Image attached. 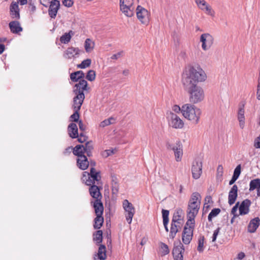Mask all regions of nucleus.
I'll use <instances>...</instances> for the list:
<instances>
[{
  "label": "nucleus",
  "instance_id": "f257e3e1",
  "mask_svg": "<svg viewBox=\"0 0 260 260\" xmlns=\"http://www.w3.org/2000/svg\"><path fill=\"white\" fill-rule=\"evenodd\" d=\"M206 78V74L200 66L189 65L185 68L182 74V82L184 89L189 94L190 103L197 104L204 100V90L197 83L205 81Z\"/></svg>",
  "mask_w": 260,
  "mask_h": 260
},
{
  "label": "nucleus",
  "instance_id": "f03ea898",
  "mask_svg": "<svg viewBox=\"0 0 260 260\" xmlns=\"http://www.w3.org/2000/svg\"><path fill=\"white\" fill-rule=\"evenodd\" d=\"M201 203V196L198 192H193L188 204L187 213V222L195 224L194 218L197 215Z\"/></svg>",
  "mask_w": 260,
  "mask_h": 260
},
{
  "label": "nucleus",
  "instance_id": "7ed1b4c3",
  "mask_svg": "<svg viewBox=\"0 0 260 260\" xmlns=\"http://www.w3.org/2000/svg\"><path fill=\"white\" fill-rule=\"evenodd\" d=\"M181 113L186 119L197 124L201 114V110L191 104H185L181 107Z\"/></svg>",
  "mask_w": 260,
  "mask_h": 260
},
{
  "label": "nucleus",
  "instance_id": "20e7f679",
  "mask_svg": "<svg viewBox=\"0 0 260 260\" xmlns=\"http://www.w3.org/2000/svg\"><path fill=\"white\" fill-rule=\"evenodd\" d=\"M99 172H96L94 168H90V173L84 172L83 174L82 180L85 182L87 185L94 184L95 181H99L101 179Z\"/></svg>",
  "mask_w": 260,
  "mask_h": 260
},
{
  "label": "nucleus",
  "instance_id": "39448f33",
  "mask_svg": "<svg viewBox=\"0 0 260 260\" xmlns=\"http://www.w3.org/2000/svg\"><path fill=\"white\" fill-rule=\"evenodd\" d=\"M195 224L190 222H186L182 233V240L185 245L189 244L193 237V232Z\"/></svg>",
  "mask_w": 260,
  "mask_h": 260
},
{
  "label": "nucleus",
  "instance_id": "423d86ee",
  "mask_svg": "<svg viewBox=\"0 0 260 260\" xmlns=\"http://www.w3.org/2000/svg\"><path fill=\"white\" fill-rule=\"evenodd\" d=\"M120 8L121 11L126 16L132 17L135 13L134 0H120Z\"/></svg>",
  "mask_w": 260,
  "mask_h": 260
},
{
  "label": "nucleus",
  "instance_id": "0eeeda50",
  "mask_svg": "<svg viewBox=\"0 0 260 260\" xmlns=\"http://www.w3.org/2000/svg\"><path fill=\"white\" fill-rule=\"evenodd\" d=\"M166 146L168 150L173 151L177 161L181 160L183 156V149L182 145L180 141L177 142L175 144H172L169 141H167Z\"/></svg>",
  "mask_w": 260,
  "mask_h": 260
},
{
  "label": "nucleus",
  "instance_id": "6e6552de",
  "mask_svg": "<svg viewBox=\"0 0 260 260\" xmlns=\"http://www.w3.org/2000/svg\"><path fill=\"white\" fill-rule=\"evenodd\" d=\"M123 208L125 211V216L127 222L131 224L135 213V209L133 204L127 200H124L122 204Z\"/></svg>",
  "mask_w": 260,
  "mask_h": 260
},
{
  "label": "nucleus",
  "instance_id": "1a4fd4ad",
  "mask_svg": "<svg viewBox=\"0 0 260 260\" xmlns=\"http://www.w3.org/2000/svg\"><path fill=\"white\" fill-rule=\"evenodd\" d=\"M200 42L202 43V48L206 51L213 45L214 38L210 34L205 33L201 36Z\"/></svg>",
  "mask_w": 260,
  "mask_h": 260
},
{
  "label": "nucleus",
  "instance_id": "9d476101",
  "mask_svg": "<svg viewBox=\"0 0 260 260\" xmlns=\"http://www.w3.org/2000/svg\"><path fill=\"white\" fill-rule=\"evenodd\" d=\"M191 172L194 179H198L200 177L202 173V162L200 159H196L192 162Z\"/></svg>",
  "mask_w": 260,
  "mask_h": 260
},
{
  "label": "nucleus",
  "instance_id": "9b49d317",
  "mask_svg": "<svg viewBox=\"0 0 260 260\" xmlns=\"http://www.w3.org/2000/svg\"><path fill=\"white\" fill-rule=\"evenodd\" d=\"M169 124L175 128H182L184 123L180 118L176 114L170 113L169 117Z\"/></svg>",
  "mask_w": 260,
  "mask_h": 260
},
{
  "label": "nucleus",
  "instance_id": "f8f14e48",
  "mask_svg": "<svg viewBox=\"0 0 260 260\" xmlns=\"http://www.w3.org/2000/svg\"><path fill=\"white\" fill-rule=\"evenodd\" d=\"M136 11L138 19L143 24H147L149 21L148 11L140 6L137 7Z\"/></svg>",
  "mask_w": 260,
  "mask_h": 260
},
{
  "label": "nucleus",
  "instance_id": "ddd939ff",
  "mask_svg": "<svg viewBox=\"0 0 260 260\" xmlns=\"http://www.w3.org/2000/svg\"><path fill=\"white\" fill-rule=\"evenodd\" d=\"M184 250V246L181 242L178 245H175L172 252L174 260H183V254Z\"/></svg>",
  "mask_w": 260,
  "mask_h": 260
},
{
  "label": "nucleus",
  "instance_id": "4468645a",
  "mask_svg": "<svg viewBox=\"0 0 260 260\" xmlns=\"http://www.w3.org/2000/svg\"><path fill=\"white\" fill-rule=\"evenodd\" d=\"M76 95L73 98V108L74 110H80L85 99L84 93H75Z\"/></svg>",
  "mask_w": 260,
  "mask_h": 260
},
{
  "label": "nucleus",
  "instance_id": "2eb2a0df",
  "mask_svg": "<svg viewBox=\"0 0 260 260\" xmlns=\"http://www.w3.org/2000/svg\"><path fill=\"white\" fill-rule=\"evenodd\" d=\"M48 10V13L50 17L55 18L57 11L60 7V2L57 0H53L51 1Z\"/></svg>",
  "mask_w": 260,
  "mask_h": 260
},
{
  "label": "nucleus",
  "instance_id": "dca6fc26",
  "mask_svg": "<svg viewBox=\"0 0 260 260\" xmlns=\"http://www.w3.org/2000/svg\"><path fill=\"white\" fill-rule=\"evenodd\" d=\"M251 204V202L249 199L243 201L239 207V214L241 215L247 214L249 212V207Z\"/></svg>",
  "mask_w": 260,
  "mask_h": 260
},
{
  "label": "nucleus",
  "instance_id": "f3484780",
  "mask_svg": "<svg viewBox=\"0 0 260 260\" xmlns=\"http://www.w3.org/2000/svg\"><path fill=\"white\" fill-rule=\"evenodd\" d=\"M87 90V82L84 79L79 80V83L75 84L74 87V93H84V90Z\"/></svg>",
  "mask_w": 260,
  "mask_h": 260
},
{
  "label": "nucleus",
  "instance_id": "a211bd4d",
  "mask_svg": "<svg viewBox=\"0 0 260 260\" xmlns=\"http://www.w3.org/2000/svg\"><path fill=\"white\" fill-rule=\"evenodd\" d=\"M91 204L94 208L95 213L96 216L103 215L104 212V207L101 200H94V201H91Z\"/></svg>",
  "mask_w": 260,
  "mask_h": 260
},
{
  "label": "nucleus",
  "instance_id": "6ab92c4d",
  "mask_svg": "<svg viewBox=\"0 0 260 260\" xmlns=\"http://www.w3.org/2000/svg\"><path fill=\"white\" fill-rule=\"evenodd\" d=\"M10 14L12 19H19L20 18L18 3L13 2L10 7Z\"/></svg>",
  "mask_w": 260,
  "mask_h": 260
},
{
  "label": "nucleus",
  "instance_id": "aec40b11",
  "mask_svg": "<svg viewBox=\"0 0 260 260\" xmlns=\"http://www.w3.org/2000/svg\"><path fill=\"white\" fill-rule=\"evenodd\" d=\"M80 50L78 48L71 47L68 48L63 53V57L67 59L75 57L79 54Z\"/></svg>",
  "mask_w": 260,
  "mask_h": 260
},
{
  "label": "nucleus",
  "instance_id": "412c9836",
  "mask_svg": "<svg viewBox=\"0 0 260 260\" xmlns=\"http://www.w3.org/2000/svg\"><path fill=\"white\" fill-rule=\"evenodd\" d=\"M238 196V186L234 185L230 192L228 196V203L230 205L235 203Z\"/></svg>",
  "mask_w": 260,
  "mask_h": 260
},
{
  "label": "nucleus",
  "instance_id": "4be33fe9",
  "mask_svg": "<svg viewBox=\"0 0 260 260\" xmlns=\"http://www.w3.org/2000/svg\"><path fill=\"white\" fill-rule=\"evenodd\" d=\"M89 188L90 196L95 200H101L102 196L99 187L94 184H91Z\"/></svg>",
  "mask_w": 260,
  "mask_h": 260
},
{
  "label": "nucleus",
  "instance_id": "5701e85b",
  "mask_svg": "<svg viewBox=\"0 0 260 260\" xmlns=\"http://www.w3.org/2000/svg\"><path fill=\"white\" fill-rule=\"evenodd\" d=\"M244 113V105L242 104L240 105L238 112V119L239 122V126L242 129H243L245 126Z\"/></svg>",
  "mask_w": 260,
  "mask_h": 260
},
{
  "label": "nucleus",
  "instance_id": "b1692460",
  "mask_svg": "<svg viewBox=\"0 0 260 260\" xmlns=\"http://www.w3.org/2000/svg\"><path fill=\"white\" fill-rule=\"evenodd\" d=\"M198 7L205 11L206 13L212 15V9L210 6H209L205 0H195Z\"/></svg>",
  "mask_w": 260,
  "mask_h": 260
},
{
  "label": "nucleus",
  "instance_id": "393cba45",
  "mask_svg": "<svg viewBox=\"0 0 260 260\" xmlns=\"http://www.w3.org/2000/svg\"><path fill=\"white\" fill-rule=\"evenodd\" d=\"M77 166L81 170H86L89 166V161L86 156H82L77 159Z\"/></svg>",
  "mask_w": 260,
  "mask_h": 260
},
{
  "label": "nucleus",
  "instance_id": "a878e982",
  "mask_svg": "<svg viewBox=\"0 0 260 260\" xmlns=\"http://www.w3.org/2000/svg\"><path fill=\"white\" fill-rule=\"evenodd\" d=\"M68 132L69 135L72 138H76L78 137V128L76 123H70L68 127Z\"/></svg>",
  "mask_w": 260,
  "mask_h": 260
},
{
  "label": "nucleus",
  "instance_id": "bb28decb",
  "mask_svg": "<svg viewBox=\"0 0 260 260\" xmlns=\"http://www.w3.org/2000/svg\"><path fill=\"white\" fill-rule=\"evenodd\" d=\"M182 210L180 209L176 210L174 213L171 222L181 224L182 222Z\"/></svg>",
  "mask_w": 260,
  "mask_h": 260
},
{
  "label": "nucleus",
  "instance_id": "cd10ccee",
  "mask_svg": "<svg viewBox=\"0 0 260 260\" xmlns=\"http://www.w3.org/2000/svg\"><path fill=\"white\" fill-rule=\"evenodd\" d=\"M259 221L260 220L258 217L252 219L248 226V231L251 233L255 232L259 225Z\"/></svg>",
  "mask_w": 260,
  "mask_h": 260
},
{
  "label": "nucleus",
  "instance_id": "c85d7f7f",
  "mask_svg": "<svg viewBox=\"0 0 260 260\" xmlns=\"http://www.w3.org/2000/svg\"><path fill=\"white\" fill-rule=\"evenodd\" d=\"M9 27L11 31L13 34H17L22 31L20 23L17 21H13L9 23Z\"/></svg>",
  "mask_w": 260,
  "mask_h": 260
},
{
  "label": "nucleus",
  "instance_id": "c756f323",
  "mask_svg": "<svg viewBox=\"0 0 260 260\" xmlns=\"http://www.w3.org/2000/svg\"><path fill=\"white\" fill-rule=\"evenodd\" d=\"M84 73L82 71H78L72 73L70 75V78L73 82H77L79 80L83 79Z\"/></svg>",
  "mask_w": 260,
  "mask_h": 260
},
{
  "label": "nucleus",
  "instance_id": "7c9ffc66",
  "mask_svg": "<svg viewBox=\"0 0 260 260\" xmlns=\"http://www.w3.org/2000/svg\"><path fill=\"white\" fill-rule=\"evenodd\" d=\"M83 150L84 153H86L89 157L92 156V151L93 149V145L91 142H87L84 145H83Z\"/></svg>",
  "mask_w": 260,
  "mask_h": 260
},
{
  "label": "nucleus",
  "instance_id": "2f4dec72",
  "mask_svg": "<svg viewBox=\"0 0 260 260\" xmlns=\"http://www.w3.org/2000/svg\"><path fill=\"white\" fill-rule=\"evenodd\" d=\"M180 227V224L171 222L170 232L169 234V237L173 239L177 232H178V228Z\"/></svg>",
  "mask_w": 260,
  "mask_h": 260
},
{
  "label": "nucleus",
  "instance_id": "473e14b6",
  "mask_svg": "<svg viewBox=\"0 0 260 260\" xmlns=\"http://www.w3.org/2000/svg\"><path fill=\"white\" fill-rule=\"evenodd\" d=\"M74 35V32L72 30H70L69 32L65 33L60 37V41L63 44L68 43Z\"/></svg>",
  "mask_w": 260,
  "mask_h": 260
},
{
  "label": "nucleus",
  "instance_id": "72a5a7b5",
  "mask_svg": "<svg viewBox=\"0 0 260 260\" xmlns=\"http://www.w3.org/2000/svg\"><path fill=\"white\" fill-rule=\"evenodd\" d=\"M241 173V166L239 165L236 167L235 168L234 174L233 175V177L231 179V180L229 182L230 185H232L235 183V182L237 180V179L238 178L240 174Z\"/></svg>",
  "mask_w": 260,
  "mask_h": 260
},
{
  "label": "nucleus",
  "instance_id": "f704fd0d",
  "mask_svg": "<svg viewBox=\"0 0 260 260\" xmlns=\"http://www.w3.org/2000/svg\"><path fill=\"white\" fill-rule=\"evenodd\" d=\"M83 145H78L73 148V154L77 156L78 157H81L82 156H85L84 155V150L82 149Z\"/></svg>",
  "mask_w": 260,
  "mask_h": 260
},
{
  "label": "nucleus",
  "instance_id": "c9c22d12",
  "mask_svg": "<svg viewBox=\"0 0 260 260\" xmlns=\"http://www.w3.org/2000/svg\"><path fill=\"white\" fill-rule=\"evenodd\" d=\"M106 246L104 245H101L99 248L98 256L99 259L104 260L106 258Z\"/></svg>",
  "mask_w": 260,
  "mask_h": 260
},
{
  "label": "nucleus",
  "instance_id": "e433bc0d",
  "mask_svg": "<svg viewBox=\"0 0 260 260\" xmlns=\"http://www.w3.org/2000/svg\"><path fill=\"white\" fill-rule=\"evenodd\" d=\"M260 185V179L256 178L251 180L249 183V191H251L255 189H258V187Z\"/></svg>",
  "mask_w": 260,
  "mask_h": 260
},
{
  "label": "nucleus",
  "instance_id": "4c0bfd02",
  "mask_svg": "<svg viewBox=\"0 0 260 260\" xmlns=\"http://www.w3.org/2000/svg\"><path fill=\"white\" fill-rule=\"evenodd\" d=\"M94 228L95 229H100L101 227L103 225L104 222V218L103 217V215L96 216V217L95 218L94 220Z\"/></svg>",
  "mask_w": 260,
  "mask_h": 260
},
{
  "label": "nucleus",
  "instance_id": "58836bf2",
  "mask_svg": "<svg viewBox=\"0 0 260 260\" xmlns=\"http://www.w3.org/2000/svg\"><path fill=\"white\" fill-rule=\"evenodd\" d=\"M198 245L197 250L199 252H202L204 249L205 238L202 235L199 236L198 238Z\"/></svg>",
  "mask_w": 260,
  "mask_h": 260
},
{
  "label": "nucleus",
  "instance_id": "ea45409f",
  "mask_svg": "<svg viewBox=\"0 0 260 260\" xmlns=\"http://www.w3.org/2000/svg\"><path fill=\"white\" fill-rule=\"evenodd\" d=\"M94 42L90 39H87L85 41L84 47L87 52H90L94 47Z\"/></svg>",
  "mask_w": 260,
  "mask_h": 260
},
{
  "label": "nucleus",
  "instance_id": "a19ab883",
  "mask_svg": "<svg viewBox=\"0 0 260 260\" xmlns=\"http://www.w3.org/2000/svg\"><path fill=\"white\" fill-rule=\"evenodd\" d=\"M103 232L101 230L97 231L93 234V240L96 242V244H100L102 242Z\"/></svg>",
  "mask_w": 260,
  "mask_h": 260
},
{
  "label": "nucleus",
  "instance_id": "79ce46f5",
  "mask_svg": "<svg viewBox=\"0 0 260 260\" xmlns=\"http://www.w3.org/2000/svg\"><path fill=\"white\" fill-rule=\"evenodd\" d=\"M220 211L221 210L219 208H214L212 209L208 217L209 221H212V218L217 216Z\"/></svg>",
  "mask_w": 260,
  "mask_h": 260
},
{
  "label": "nucleus",
  "instance_id": "37998d69",
  "mask_svg": "<svg viewBox=\"0 0 260 260\" xmlns=\"http://www.w3.org/2000/svg\"><path fill=\"white\" fill-rule=\"evenodd\" d=\"M91 60L90 59H86L83 60L80 64L77 65V68L80 69H85L89 67L91 64Z\"/></svg>",
  "mask_w": 260,
  "mask_h": 260
},
{
  "label": "nucleus",
  "instance_id": "c03bdc74",
  "mask_svg": "<svg viewBox=\"0 0 260 260\" xmlns=\"http://www.w3.org/2000/svg\"><path fill=\"white\" fill-rule=\"evenodd\" d=\"M115 119L113 117H110L102 121L100 124V126L104 127L114 123Z\"/></svg>",
  "mask_w": 260,
  "mask_h": 260
},
{
  "label": "nucleus",
  "instance_id": "a18cd8bd",
  "mask_svg": "<svg viewBox=\"0 0 260 260\" xmlns=\"http://www.w3.org/2000/svg\"><path fill=\"white\" fill-rule=\"evenodd\" d=\"M95 78V72L92 70H89L86 76V79L89 81H93Z\"/></svg>",
  "mask_w": 260,
  "mask_h": 260
},
{
  "label": "nucleus",
  "instance_id": "49530a36",
  "mask_svg": "<svg viewBox=\"0 0 260 260\" xmlns=\"http://www.w3.org/2000/svg\"><path fill=\"white\" fill-rule=\"evenodd\" d=\"M160 248L161 249V253L163 255H165L169 253L170 250L168 245L164 243H160Z\"/></svg>",
  "mask_w": 260,
  "mask_h": 260
},
{
  "label": "nucleus",
  "instance_id": "de8ad7c7",
  "mask_svg": "<svg viewBox=\"0 0 260 260\" xmlns=\"http://www.w3.org/2000/svg\"><path fill=\"white\" fill-rule=\"evenodd\" d=\"M74 113L70 116L71 121L78 122L79 118V111L74 110Z\"/></svg>",
  "mask_w": 260,
  "mask_h": 260
},
{
  "label": "nucleus",
  "instance_id": "09e8293b",
  "mask_svg": "<svg viewBox=\"0 0 260 260\" xmlns=\"http://www.w3.org/2000/svg\"><path fill=\"white\" fill-rule=\"evenodd\" d=\"M169 211L167 210H162V215L163 218V222H169Z\"/></svg>",
  "mask_w": 260,
  "mask_h": 260
},
{
  "label": "nucleus",
  "instance_id": "8fccbe9b",
  "mask_svg": "<svg viewBox=\"0 0 260 260\" xmlns=\"http://www.w3.org/2000/svg\"><path fill=\"white\" fill-rule=\"evenodd\" d=\"M239 205V202H237L236 205L233 207L231 211V214L234 215V217L238 216V214H237V211L238 209Z\"/></svg>",
  "mask_w": 260,
  "mask_h": 260
},
{
  "label": "nucleus",
  "instance_id": "3c124183",
  "mask_svg": "<svg viewBox=\"0 0 260 260\" xmlns=\"http://www.w3.org/2000/svg\"><path fill=\"white\" fill-rule=\"evenodd\" d=\"M77 138H78V141L81 143L85 142L87 139L86 136H85L83 133H81L79 135H78V137Z\"/></svg>",
  "mask_w": 260,
  "mask_h": 260
},
{
  "label": "nucleus",
  "instance_id": "603ef678",
  "mask_svg": "<svg viewBox=\"0 0 260 260\" xmlns=\"http://www.w3.org/2000/svg\"><path fill=\"white\" fill-rule=\"evenodd\" d=\"M253 146L255 148H260V134L255 139Z\"/></svg>",
  "mask_w": 260,
  "mask_h": 260
},
{
  "label": "nucleus",
  "instance_id": "864d4df0",
  "mask_svg": "<svg viewBox=\"0 0 260 260\" xmlns=\"http://www.w3.org/2000/svg\"><path fill=\"white\" fill-rule=\"evenodd\" d=\"M123 54V52L122 51L118 52V53L113 54L111 57V58L112 59H115L117 60L120 57H121Z\"/></svg>",
  "mask_w": 260,
  "mask_h": 260
},
{
  "label": "nucleus",
  "instance_id": "5fc2aeb1",
  "mask_svg": "<svg viewBox=\"0 0 260 260\" xmlns=\"http://www.w3.org/2000/svg\"><path fill=\"white\" fill-rule=\"evenodd\" d=\"M223 174V167L222 166L219 165L218 166L217 170V177L218 178L221 177Z\"/></svg>",
  "mask_w": 260,
  "mask_h": 260
},
{
  "label": "nucleus",
  "instance_id": "6e6d98bb",
  "mask_svg": "<svg viewBox=\"0 0 260 260\" xmlns=\"http://www.w3.org/2000/svg\"><path fill=\"white\" fill-rule=\"evenodd\" d=\"M62 2L63 5L67 7H71L73 4V0H62Z\"/></svg>",
  "mask_w": 260,
  "mask_h": 260
},
{
  "label": "nucleus",
  "instance_id": "4d7b16f0",
  "mask_svg": "<svg viewBox=\"0 0 260 260\" xmlns=\"http://www.w3.org/2000/svg\"><path fill=\"white\" fill-rule=\"evenodd\" d=\"M220 230V228H218L214 231L212 236V242H214L216 241L217 237L219 233Z\"/></svg>",
  "mask_w": 260,
  "mask_h": 260
},
{
  "label": "nucleus",
  "instance_id": "13d9d810",
  "mask_svg": "<svg viewBox=\"0 0 260 260\" xmlns=\"http://www.w3.org/2000/svg\"><path fill=\"white\" fill-rule=\"evenodd\" d=\"M205 203L204 205V209L205 208L206 205L210 203L211 202H212L211 197L210 196H207L205 199Z\"/></svg>",
  "mask_w": 260,
  "mask_h": 260
},
{
  "label": "nucleus",
  "instance_id": "bf43d9fd",
  "mask_svg": "<svg viewBox=\"0 0 260 260\" xmlns=\"http://www.w3.org/2000/svg\"><path fill=\"white\" fill-rule=\"evenodd\" d=\"M53 1V0H40L41 4L46 7H48V5Z\"/></svg>",
  "mask_w": 260,
  "mask_h": 260
},
{
  "label": "nucleus",
  "instance_id": "052dcab7",
  "mask_svg": "<svg viewBox=\"0 0 260 260\" xmlns=\"http://www.w3.org/2000/svg\"><path fill=\"white\" fill-rule=\"evenodd\" d=\"M173 110L177 113L181 112V108L178 105H174L173 107Z\"/></svg>",
  "mask_w": 260,
  "mask_h": 260
},
{
  "label": "nucleus",
  "instance_id": "680f3d73",
  "mask_svg": "<svg viewBox=\"0 0 260 260\" xmlns=\"http://www.w3.org/2000/svg\"><path fill=\"white\" fill-rule=\"evenodd\" d=\"M256 98L257 100L260 101V84H257Z\"/></svg>",
  "mask_w": 260,
  "mask_h": 260
},
{
  "label": "nucleus",
  "instance_id": "e2e57ef3",
  "mask_svg": "<svg viewBox=\"0 0 260 260\" xmlns=\"http://www.w3.org/2000/svg\"><path fill=\"white\" fill-rule=\"evenodd\" d=\"M245 256V255L244 253L243 252H241L238 254L237 258L239 260H241L243 258H244Z\"/></svg>",
  "mask_w": 260,
  "mask_h": 260
},
{
  "label": "nucleus",
  "instance_id": "0e129e2a",
  "mask_svg": "<svg viewBox=\"0 0 260 260\" xmlns=\"http://www.w3.org/2000/svg\"><path fill=\"white\" fill-rule=\"evenodd\" d=\"M79 129L82 131H84L85 129V127L81 120L79 121Z\"/></svg>",
  "mask_w": 260,
  "mask_h": 260
},
{
  "label": "nucleus",
  "instance_id": "69168bd1",
  "mask_svg": "<svg viewBox=\"0 0 260 260\" xmlns=\"http://www.w3.org/2000/svg\"><path fill=\"white\" fill-rule=\"evenodd\" d=\"M114 153V152H113V150H106L105 151V154L106 155V156H108Z\"/></svg>",
  "mask_w": 260,
  "mask_h": 260
},
{
  "label": "nucleus",
  "instance_id": "338daca9",
  "mask_svg": "<svg viewBox=\"0 0 260 260\" xmlns=\"http://www.w3.org/2000/svg\"><path fill=\"white\" fill-rule=\"evenodd\" d=\"M129 74V71L128 69H125L122 71V74L125 76H127Z\"/></svg>",
  "mask_w": 260,
  "mask_h": 260
},
{
  "label": "nucleus",
  "instance_id": "774afa93",
  "mask_svg": "<svg viewBox=\"0 0 260 260\" xmlns=\"http://www.w3.org/2000/svg\"><path fill=\"white\" fill-rule=\"evenodd\" d=\"M5 46L4 45L0 44V54H1L5 50Z\"/></svg>",
  "mask_w": 260,
  "mask_h": 260
}]
</instances>
